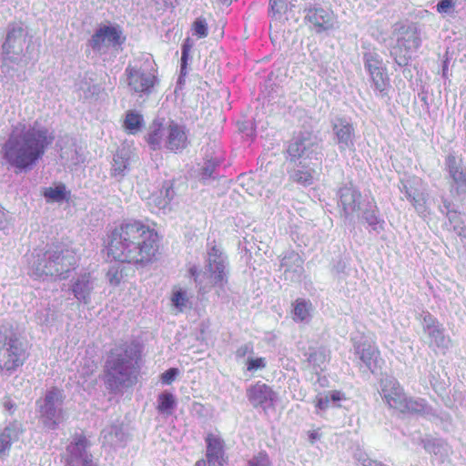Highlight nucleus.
<instances>
[{
  "instance_id": "37998d69",
  "label": "nucleus",
  "mask_w": 466,
  "mask_h": 466,
  "mask_svg": "<svg viewBox=\"0 0 466 466\" xmlns=\"http://www.w3.org/2000/svg\"><path fill=\"white\" fill-rule=\"evenodd\" d=\"M60 157L69 165L76 166L84 161V157L77 151L76 148L70 150L61 149Z\"/></svg>"
},
{
  "instance_id": "5fc2aeb1",
  "label": "nucleus",
  "mask_w": 466,
  "mask_h": 466,
  "mask_svg": "<svg viewBox=\"0 0 466 466\" xmlns=\"http://www.w3.org/2000/svg\"><path fill=\"white\" fill-rule=\"evenodd\" d=\"M330 404L331 401L327 393L325 395H319L316 397L315 406L317 409L325 410L330 406Z\"/></svg>"
},
{
  "instance_id": "de8ad7c7",
  "label": "nucleus",
  "mask_w": 466,
  "mask_h": 466,
  "mask_svg": "<svg viewBox=\"0 0 466 466\" xmlns=\"http://www.w3.org/2000/svg\"><path fill=\"white\" fill-rule=\"evenodd\" d=\"M106 278L109 283L113 286H117L123 279V267L112 266L109 268Z\"/></svg>"
},
{
  "instance_id": "2f4dec72",
  "label": "nucleus",
  "mask_w": 466,
  "mask_h": 466,
  "mask_svg": "<svg viewBox=\"0 0 466 466\" xmlns=\"http://www.w3.org/2000/svg\"><path fill=\"white\" fill-rule=\"evenodd\" d=\"M166 126L161 123L154 122L150 127L147 141L153 150L159 149L162 143L165 144Z\"/></svg>"
},
{
  "instance_id": "f8f14e48",
  "label": "nucleus",
  "mask_w": 466,
  "mask_h": 466,
  "mask_svg": "<svg viewBox=\"0 0 466 466\" xmlns=\"http://www.w3.org/2000/svg\"><path fill=\"white\" fill-rule=\"evenodd\" d=\"M27 29L21 22L10 23L6 27V35L2 45L5 58L11 62L17 63L25 45Z\"/></svg>"
},
{
  "instance_id": "4be33fe9",
  "label": "nucleus",
  "mask_w": 466,
  "mask_h": 466,
  "mask_svg": "<svg viewBox=\"0 0 466 466\" xmlns=\"http://www.w3.org/2000/svg\"><path fill=\"white\" fill-rule=\"evenodd\" d=\"M95 288L96 279L88 272L74 278L69 289L79 302L88 305L91 302V295Z\"/></svg>"
},
{
  "instance_id": "9d476101",
  "label": "nucleus",
  "mask_w": 466,
  "mask_h": 466,
  "mask_svg": "<svg viewBox=\"0 0 466 466\" xmlns=\"http://www.w3.org/2000/svg\"><path fill=\"white\" fill-rule=\"evenodd\" d=\"M339 208L344 223L354 224L356 216L360 215L361 208L365 205L362 195L353 184H345L338 191Z\"/></svg>"
},
{
  "instance_id": "864d4df0",
  "label": "nucleus",
  "mask_w": 466,
  "mask_h": 466,
  "mask_svg": "<svg viewBox=\"0 0 466 466\" xmlns=\"http://www.w3.org/2000/svg\"><path fill=\"white\" fill-rule=\"evenodd\" d=\"M178 375V370L177 368H170L161 375V380L165 384H171Z\"/></svg>"
},
{
  "instance_id": "09e8293b",
  "label": "nucleus",
  "mask_w": 466,
  "mask_h": 466,
  "mask_svg": "<svg viewBox=\"0 0 466 466\" xmlns=\"http://www.w3.org/2000/svg\"><path fill=\"white\" fill-rule=\"evenodd\" d=\"M266 367V360L264 358H248L247 370L248 371H257Z\"/></svg>"
},
{
  "instance_id": "e433bc0d",
  "label": "nucleus",
  "mask_w": 466,
  "mask_h": 466,
  "mask_svg": "<svg viewBox=\"0 0 466 466\" xmlns=\"http://www.w3.org/2000/svg\"><path fill=\"white\" fill-rule=\"evenodd\" d=\"M290 177L294 182L303 186L311 185L313 182L312 169L304 167L295 168L291 171Z\"/></svg>"
},
{
  "instance_id": "aec40b11",
  "label": "nucleus",
  "mask_w": 466,
  "mask_h": 466,
  "mask_svg": "<svg viewBox=\"0 0 466 466\" xmlns=\"http://www.w3.org/2000/svg\"><path fill=\"white\" fill-rule=\"evenodd\" d=\"M246 396L254 408L272 406L277 395L268 385L258 381L247 389Z\"/></svg>"
},
{
  "instance_id": "3c124183",
  "label": "nucleus",
  "mask_w": 466,
  "mask_h": 466,
  "mask_svg": "<svg viewBox=\"0 0 466 466\" xmlns=\"http://www.w3.org/2000/svg\"><path fill=\"white\" fill-rule=\"evenodd\" d=\"M194 30L198 37H206L208 35V26L206 21L204 19L198 18L194 22Z\"/></svg>"
},
{
  "instance_id": "49530a36",
  "label": "nucleus",
  "mask_w": 466,
  "mask_h": 466,
  "mask_svg": "<svg viewBox=\"0 0 466 466\" xmlns=\"http://www.w3.org/2000/svg\"><path fill=\"white\" fill-rule=\"evenodd\" d=\"M409 201L420 215H424L426 213V198L420 189Z\"/></svg>"
},
{
  "instance_id": "423d86ee",
  "label": "nucleus",
  "mask_w": 466,
  "mask_h": 466,
  "mask_svg": "<svg viewBox=\"0 0 466 466\" xmlns=\"http://www.w3.org/2000/svg\"><path fill=\"white\" fill-rule=\"evenodd\" d=\"M26 359L25 344L10 323L0 326V369L7 371L22 366Z\"/></svg>"
},
{
  "instance_id": "a878e982",
  "label": "nucleus",
  "mask_w": 466,
  "mask_h": 466,
  "mask_svg": "<svg viewBox=\"0 0 466 466\" xmlns=\"http://www.w3.org/2000/svg\"><path fill=\"white\" fill-rule=\"evenodd\" d=\"M100 440L104 446L116 448L126 444L127 435L125 433L121 424L112 423L102 430Z\"/></svg>"
},
{
  "instance_id": "0eeeda50",
  "label": "nucleus",
  "mask_w": 466,
  "mask_h": 466,
  "mask_svg": "<svg viewBox=\"0 0 466 466\" xmlns=\"http://www.w3.org/2000/svg\"><path fill=\"white\" fill-rule=\"evenodd\" d=\"M189 273L199 285L203 284V278L206 279V285L223 287L228 279V258L221 249L213 246L208 251L203 274L201 275L196 267L190 268Z\"/></svg>"
},
{
  "instance_id": "473e14b6",
  "label": "nucleus",
  "mask_w": 466,
  "mask_h": 466,
  "mask_svg": "<svg viewBox=\"0 0 466 466\" xmlns=\"http://www.w3.org/2000/svg\"><path fill=\"white\" fill-rule=\"evenodd\" d=\"M219 165L220 162L218 158L206 160L200 168L198 175L199 180L206 185H208L214 181L218 176L217 168L219 167Z\"/></svg>"
},
{
  "instance_id": "7c9ffc66",
  "label": "nucleus",
  "mask_w": 466,
  "mask_h": 466,
  "mask_svg": "<svg viewBox=\"0 0 466 466\" xmlns=\"http://www.w3.org/2000/svg\"><path fill=\"white\" fill-rule=\"evenodd\" d=\"M305 356H307V360L315 373L324 370L329 361L328 351L322 347L310 349V351L306 353Z\"/></svg>"
},
{
  "instance_id": "dca6fc26",
  "label": "nucleus",
  "mask_w": 466,
  "mask_h": 466,
  "mask_svg": "<svg viewBox=\"0 0 466 466\" xmlns=\"http://www.w3.org/2000/svg\"><path fill=\"white\" fill-rule=\"evenodd\" d=\"M445 169L451 179V194H456L461 200H466V167L463 166L462 159L450 153L445 159Z\"/></svg>"
},
{
  "instance_id": "f257e3e1",
  "label": "nucleus",
  "mask_w": 466,
  "mask_h": 466,
  "mask_svg": "<svg viewBox=\"0 0 466 466\" xmlns=\"http://www.w3.org/2000/svg\"><path fill=\"white\" fill-rule=\"evenodd\" d=\"M108 238L107 255L121 263H149L158 250L157 233L139 220L124 221Z\"/></svg>"
},
{
  "instance_id": "6ab92c4d",
  "label": "nucleus",
  "mask_w": 466,
  "mask_h": 466,
  "mask_svg": "<svg viewBox=\"0 0 466 466\" xmlns=\"http://www.w3.org/2000/svg\"><path fill=\"white\" fill-rule=\"evenodd\" d=\"M380 394L389 408L399 410L400 408L404 407L403 403L407 395L395 378L385 376L380 380Z\"/></svg>"
},
{
  "instance_id": "a19ab883",
  "label": "nucleus",
  "mask_w": 466,
  "mask_h": 466,
  "mask_svg": "<svg viewBox=\"0 0 466 466\" xmlns=\"http://www.w3.org/2000/svg\"><path fill=\"white\" fill-rule=\"evenodd\" d=\"M271 15L276 19H281L291 6L285 0H269Z\"/></svg>"
},
{
  "instance_id": "052dcab7",
  "label": "nucleus",
  "mask_w": 466,
  "mask_h": 466,
  "mask_svg": "<svg viewBox=\"0 0 466 466\" xmlns=\"http://www.w3.org/2000/svg\"><path fill=\"white\" fill-rule=\"evenodd\" d=\"M4 407L6 410L9 411L10 414L13 413V410L15 409L16 405L15 402H13L10 399H6L4 401Z\"/></svg>"
},
{
  "instance_id": "5701e85b",
  "label": "nucleus",
  "mask_w": 466,
  "mask_h": 466,
  "mask_svg": "<svg viewBox=\"0 0 466 466\" xmlns=\"http://www.w3.org/2000/svg\"><path fill=\"white\" fill-rule=\"evenodd\" d=\"M187 145L186 127L175 121H169L166 125L165 147L176 152L184 149Z\"/></svg>"
},
{
  "instance_id": "8fccbe9b",
  "label": "nucleus",
  "mask_w": 466,
  "mask_h": 466,
  "mask_svg": "<svg viewBox=\"0 0 466 466\" xmlns=\"http://www.w3.org/2000/svg\"><path fill=\"white\" fill-rule=\"evenodd\" d=\"M248 466H271L268 456L264 452H259L248 462Z\"/></svg>"
},
{
  "instance_id": "7ed1b4c3",
  "label": "nucleus",
  "mask_w": 466,
  "mask_h": 466,
  "mask_svg": "<svg viewBox=\"0 0 466 466\" xmlns=\"http://www.w3.org/2000/svg\"><path fill=\"white\" fill-rule=\"evenodd\" d=\"M141 354L137 345L124 343L111 349L104 364V383L113 394L134 387L141 371Z\"/></svg>"
},
{
  "instance_id": "13d9d810",
  "label": "nucleus",
  "mask_w": 466,
  "mask_h": 466,
  "mask_svg": "<svg viewBox=\"0 0 466 466\" xmlns=\"http://www.w3.org/2000/svg\"><path fill=\"white\" fill-rule=\"evenodd\" d=\"M454 208V205L446 198H442V204L439 207L440 211L446 215L451 213Z\"/></svg>"
},
{
  "instance_id": "603ef678",
  "label": "nucleus",
  "mask_w": 466,
  "mask_h": 466,
  "mask_svg": "<svg viewBox=\"0 0 466 466\" xmlns=\"http://www.w3.org/2000/svg\"><path fill=\"white\" fill-rule=\"evenodd\" d=\"M454 5V0H441L436 5V9L441 14H450Z\"/></svg>"
},
{
  "instance_id": "4c0bfd02",
  "label": "nucleus",
  "mask_w": 466,
  "mask_h": 466,
  "mask_svg": "<svg viewBox=\"0 0 466 466\" xmlns=\"http://www.w3.org/2000/svg\"><path fill=\"white\" fill-rule=\"evenodd\" d=\"M157 402V409L163 413L170 414L176 406L174 395L167 391H165L158 396Z\"/></svg>"
},
{
  "instance_id": "680f3d73",
  "label": "nucleus",
  "mask_w": 466,
  "mask_h": 466,
  "mask_svg": "<svg viewBox=\"0 0 466 466\" xmlns=\"http://www.w3.org/2000/svg\"><path fill=\"white\" fill-rule=\"evenodd\" d=\"M346 265L343 261H339L333 268V270L336 272L337 275H340L341 273H344Z\"/></svg>"
},
{
  "instance_id": "69168bd1",
  "label": "nucleus",
  "mask_w": 466,
  "mask_h": 466,
  "mask_svg": "<svg viewBox=\"0 0 466 466\" xmlns=\"http://www.w3.org/2000/svg\"><path fill=\"white\" fill-rule=\"evenodd\" d=\"M188 57L189 54H187L186 52H181V64H184V66H187Z\"/></svg>"
},
{
  "instance_id": "4468645a",
  "label": "nucleus",
  "mask_w": 466,
  "mask_h": 466,
  "mask_svg": "<svg viewBox=\"0 0 466 466\" xmlns=\"http://www.w3.org/2000/svg\"><path fill=\"white\" fill-rule=\"evenodd\" d=\"M363 63L375 90L383 96L389 85V76L382 57L376 51L369 50L363 54Z\"/></svg>"
},
{
  "instance_id": "bf43d9fd",
  "label": "nucleus",
  "mask_w": 466,
  "mask_h": 466,
  "mask_svg": "<svg viewBox=\"0 0 466 466\" xmlns=\"http://www.w3.org/2000/svg\"><path fill=\"white\" fill-rule=\"evenodd\" d=\"M253 348L250 344H244L236 350V357L238 359L244 358L248 353L252 352Z\"/></svg>"
},
{
  "instance_id": "f03ea898",
  "label": "nucleus",
  "mask_w": 466,
  "mask_h": 466,
  "mask_svg": "<svg viewBox=\"0 0 466 466\" xmlns=\"http://www.w3.org/2000/svg\"><path fill=\"white\" fill-rule=\"evenodd\" d=\"M54 139L53 133L37 122L29 126L18 124L4 144V158L18 171H29L43 157Z\"/></svg>"
},
{
  "instance_id": "4d7b16f0",
  "label": "nucleus",
  "mask_w": 466,
  "mask_h": 466,
  "mask_svg": "<svg viewBox=\"0 0 466 466\" xmlns=\"http://www.w3.org/2000/svg\"><path fill=\"white\" fill-rule=\"evenodd\" d=\"M160 194L167 199V201L164 204V205H166L168 201H170L174 198L175 193H174L172 185H170L169 183H165L163 185L162 189L160 190Z\"/></svg>"
},
{
  "instance_id": "ddd939ff",
  "label": "nucleus",
  "mask_w": 466,
  "mask_h": 466,
  "mask_svg": "<svg viewBox=\"0 0 466 466\" xmlns=\"http://www.w3.org/2000/svg\"><path fill=\"white\" fill-rule=\"evenodd\" d=\"M127 84L130 91L150 95L159 80L154 72L128 65L125 69Z\"/></svg>"
},
{
  "instance_id": "58836bf2",
  "label": "nucleus",
  "mask_w": 466,
  "mask_h": 466,
  "mask_svg": "<svg viewBox=\"0 0 466 466\" xmlns=\"http://www.w3.org/2000/svg\"><path fill=\"white\" fill-rule=\"evenodd\" d=\"M142 124L143 117L141 115L131 110L127 113L124 125L129 133H137L141 128Z\"/></svg>"
},
{
  "instance_id": "ea45409f",
  "label": "nucleus",
  "mask_w": 466,
  "mask_h": 466,
  "mask_svg": "<svg viewBox=\"0 0 466 466\" xmlns=\"http://www.w3.org/2000/svg\"><path fill=\"white\" fill-rule=\"evenodd\" d=\"M44 197L52 202H61L66 198V186L59 184L55 187H47L44 191Z\"/></svg>"
},
{
  "instance_id": "1a4fd4ad",
  "label": "nucleus",
  "mask_w": 466,
  "mask_h": 466,
  "mask_svg": "<svg viewBox=\"0 0 466 466\" xmlns=\"http://www.w3.org/2000/svg\"><path fill=\"white\" fill-rule=\"evenodd\" d=\"M422 327V341L430 348L438 349L442 353L451 347V340L444 334V328L430 312H423L420 315Z\"/></svg>"
},
{
  "instance_id": "20e7f679",
  "label": "nucleus",
  "mask_w": 466,
  "mask_h": 466,
  "mask_svg": "<svg viewBox=\"0 0 466 466\" xmlns=\"http://www.w3.org/2000/svg\"><path fill=\"white\" fill-rule=\"evenodd\" d=\"M76 264L75 251L64 243H54L45 250L34 252L29 261L31 273L35 278L51 277L55 279H66Z\"/></svg>"
},
{
  "instance_id": "c85d7f7f",
  "label": "nucleus",
  "mask_w": 466,
  "mask_h": 466,
  "mask_svg": "<svg viewBox=\"0 0 466 466\" xmlns=\"http://www.w3.org/2000/svg\"><path fill=\"white\" fill-rule=\"evenodd\" d=\"M361 208L362 219L371 228L372 230L380 232L383 229L384 220L379 218V210L374 201H368Z\"/></svg>"
},
{
  "instance_id": "b1692460",
  "label": "nucleus",
  "mask_w": 466,
  "mask_h": 466,
  "mask_svg": "<svg viewBox=\"0 0 466 466\" xmlns=\"http://www.w3.org/2000/svg\"><path fill=\"white\" fill-rule=\"evenodd\" d=\"M304 260L295 251L286 254L280 262V267L284 268L285 279L291 282H299L304 273Z\"/></svg>"
},
{
  "instance_id": "79ce46f5",
  "label": "nucleus",
  "mask_w": 466,
  "mask_h": 466,
  "mask_svg": "<svg viewBox=\"0 0 466 466\" xmlns=\"http://www.w3.org/2000/svg\"><path fill=\"white\" fill-rule=\"evenodd\" d=\"M390 56L393 57L395 63L400 66H407L410 59V55L398 44L392 47Z\"/></svg>"
},
{
  "instance_id": "f704fd0d",
  "label": "nucleus",
  "mask_w": 466,
  "mask_h": 466,
  "mask_svg": "<svg viewBox=\"0 0 466 466\" xmlns=\"http://www.w3.org/2000/svg\"><path fill=\"white\" fill-rule=\"evenodd\" d=\"M312 304L305 299H297L293 303L294 320L305 321L310 317Z\"/></svg>"
},
{
  "instance_id": "9b49d317",
  "label": "nucleus",
  "mask_w": 466,
  "mask_h": 466,
  "mask_svg": "<svg viewBox=\"0 0 466 466\" xmlns=\"http://www.w3.org/2000/svg\"><path fill=\"white\" fill-rule=\"evenodd\" d=\"M122 30L118 25H102L93 34L88 45L94 52L106 54L109 48L117 49L125 42Z\"/></svg>"
},
{
  "instance_id": "72a5a7b5",
  "label": "nucleus",
  "mask_w": 466,
  "mask_h": 466,
  "mask_svg": "<svg viewBox=\"0 0 466 466\" xmlns=\"http://www.w3.org/2000/svg\"><path fill=\"white\" fill-rule=\"evenodd\" d=\"M403 406L399 410L402 413L426 414L429 407L423 399L406 397Z\"/></svg>"
},
{
  "instance_id": "6e6d98bb",
  "label": "nucleus",
  "mask_w": 466,
  "mask_h": 466,
  "mask_svg": "<svg viewBox=\"0 0 466 466\" xmlns=\"http://www.w3.org/2000/svg\"><path fill=\"white\" fill-rule=\"evenodd\" d=\"M327 394L335 407H339L340 405L338 402L346 400L345 394L339 390H329Z\"/></svg>"
},
{
  "instance_id": "c03bdc74",
  "label": "nucleus",
  "mask_w": 466,
  "mask_h": 466,
  "mask_svg": "<svg viewBox=\"0 0 466 466\" xmlns=\"http://www.w3.org/2000/svg\"><path fill=\"white\" fill-rule=\"evenodd\" d=\"M417 183L418 181L416 179L401 180L400 182L399 188L408 200H410L418 192L419 188L416 187Z\"/></svg>"
},
{
  "instance_id": "e2e57ef3",
  "label": "nucleus",
  "mask_w": 466,
  "mask_h": 466,
  "mask_svg": "<svg viewBox=\"0 0 466 466\" xmlns=\"http://www.w3.org/2000/svg\"><path fill=\"white\" fill-rule=\"evenodd\" d=\"M448 216V218L450 220L451 223H457V221L459 220V217L457 215V210L454 208L453 211H451V213H450ZM457 227V224L454 225V228H456Z\"/></svg>"
},
{
  "instance_id": "cd10ccee",
  "label": "nucleus",
  "mask_w": 466,
  "mask_h": 466,
  "mask_svg": "<svg viewBox=\"0 0 466 466\" xmlns=\"http://www.w3.org/2000/svg\"><path fill=\"white\" fill-rule=\"evenodd\" d=\"M128 167L129 151L126 148L118 149L113 157L111 176L120 180L126 176Z\"/></svg>"
},
{
  "instance_id": "774afa93",
  "label": "nucleus",
  "mask_w": 466,
  "mask_h": 466,
  "mask_svg": "<svg viewBox=\"0 0 466 466\" xmlns=\"http://www.w3.org/2000/svg\"><path fill=\"white\" fill-rule=\"evenodd\" d=\"M208 461L205 460H199L196 462L195 466H207Z\"/></svg>"
},
{
  "instance_id": "c756f323",
  "label": "nucleus",
  "mask_w": 466,
  "mask_h": 466,
  "mask_svg": "<svg viewBox=\"0 0 466 466\" xmlns=\"http://www.w3.org/2000/svg\"><path fill=\"white\" fill-rule=\"evenodd\" d=\"M425 451L443 461L451 453L449 444L442 439H427L423 441Z\"/></svg>"
},
{
  "instance_id": "412c9836",
  "label": "nucleus",
  "mask_w": 466,
  "mask_h": 466,
  "mask_svg": "<svg viewBox=\"0 0 466 466\" xmlns=\"http://www.w3.org/2000/svg\"><path fill=\"white\" fill-rule=\"evenodd\" d=\"M24 431L23 423L16 420L8 422L0 431V461L9 456L12 444L20 439Z\"/></svg>"
},
{
  "instance_id": "0e129e2a",
  "label": "nucleus",
  "mask_w": 466,
  "mask_h": 466,
  "mask_svg": "<svg viewBox=\"0 0 466 466\" xmlns=\"http://www.w3.org/2000/svg\"><path fill=\"white\" fill-rule=\"evenodd\" d=\"M187 75V66H184V64H181L180 66V76L178 77V83H182V78Z\"/></svg>"
},
{
  "instance_id": "39448f33",
  "label": "nucleus",
  "mask_w": 466,
  "mask_h": 466,
  "mask_svg": "<svg viewBox=\"0 0 466 466\" xmlns=\"http://www.w3.org/2000/svg\"><path fill=\"white\" fill-rule=\"evenodd\" d=\"M66 395L58 387H50L35 401V411L39 423L49 431H56L68 419V412L64 408Z\"/></svg>"
},
{
  "instance_id": "f3484780",
  "label": "nucleus",
  "mask_w": 466,
  "mask_h": 466,
  "mask_svg": "<svg viewBox=\"0 0 466 466\" xmlns=\"http://www.w3.org/2000/svg\"><path fill=\"white\" fill-rule=\"evenodd\" d=\"M333 140L341 154L347 150L355 152V128L343 117H336L331 121Z\"/></svg>"
},
{
  "instance_id": "bb28decb",
  "label": "nucleus",
  "mask_w": 466,
  "mask_h": 466,
  "mask_svg": "<svg viewBox=\"0 0 466 466\" xmlns=\"http://www.w3.org/2000/svg\"><path fill=\"white\" fill-rule=\"evenodd\" d=\"M206 442L208 466H223V441L218 437L208 434Z\"/></svg>"
},
{
  "instance_id": "c9c22d12",
  "label": "nucleus",
  "mask_w": 466,
  "mask_h": 466,
  "mask_svg": "<svg viewBox=\"0 0 466 466\" xmlns=\"http://www.w3.org/2000/svg\"><path fill=\"white\" fill-rule=\"evenodd\" d=\"M397 44L410 54L420 47V38L415 30H408L403 36L398 38Z\"/></svg>"
},
{
  "instance_id": "393cba45",
  "label": "nucleus",
  "mask_w": 466,
  "mask_h": 466,
  "mask_svg": "<svg viewBox=\"0 0 466 466\" xmlns=\"http://www.w3.org/2000/svg\"><path fill=\"white\" fill-rule=\"evenodd\" d=\"M354 353L371 373L377 371L380 352L374 345L367 340L356 342L354 344Z\"/></svg>"
},
{
  "instance_id": "2eb2a0df",
  "label": "nucleus",
  "mask_w": 466,
  "mask_h": 466,
  "mask_svg": "<svg viewBox=\"0 0 466 466\" xmlns=\"http://www.w3.org/2000/svg\"><path fill=\"white\" fill-rule=\"evenodd\" d=\"M304 21L309 28L320 34L334 28L336 17L334 13L320 5H309L304 8Z\"/></svg>"
},
{
  "instance_id": "a211bd4d",
  "label": "nucleus",
  "mask_w": 466,
  "mask_h": 466,
  "mask_svg": "<svg viewBox=\"0 0 466 466\" xmlns=\"http://www.w3.org/2000/svg\"><path fill=\"white\" fill-rule=\"evenodd\" d=\"M88 441L79 436L67 446L66 466H99L93 455L87 451Z\"/></svg>"
},
{
  "instance_id": "6e6552de",
  "label": "nucleus",
  "mask_w": 466,
  "mask_h": 466,
  "mask_svg": "<svg viewBox=\"0 0 466 466\" xmlns=\"http://www.w3.org/2000/svg\"><path fill=\"white\" fill-rule=\"evenodd\" d=\"M287 153L290 161H296L300 158L321 160L322 144L321 139L312 132H299L290 141Z\"/></svg>"
},
{
  "instance_id": "338daca9",
  "label": "nucleus",
  "mask_w": 466,
  "mask_h": 466,
  "mask_svg": "<svg viewBox=\"0 0 466 466\" xmlns=\"http://www.w3.org/2000/svg\"><path fill=\"white\" fill-rule=\"evenodd\" d=\"M190 47L191 46L187 43H184L182 45L181 52H186L187 54H189Z\"/></svg>"
},
{
  "instance_id": "a18cd8bd",
  "label": "nucleus",
  "mask_w": 466,
  "mask_h": 466,
  "mask_svg": "<svg viewBox=\"0 0 466 466\" xmlns=\"http://www.w3.org/2000/svg\"><path fill=\"white\" fill-rule=\"evenodd\" d=\"M171 301L173 306L182 312L187 306L188 299L186 291L178 289L172 295Z\"/></svg>"
}]
</instances>
